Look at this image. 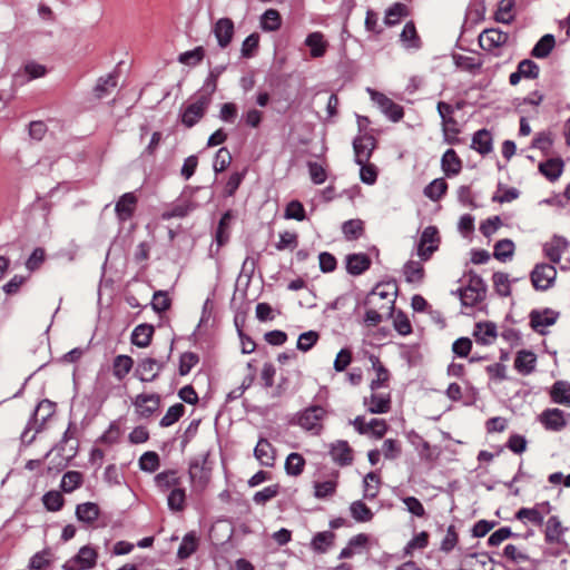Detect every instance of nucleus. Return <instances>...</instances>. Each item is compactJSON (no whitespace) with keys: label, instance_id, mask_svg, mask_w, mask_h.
<instances>
[{"label":"nucleus","instance_id":"nucleus-54","mask_svg":"<svg viewBox=\"0 0 570 570\" xmlns=\"http://www.w3.org/2000/svg\"><path fill=\"white\" fill-rule=\"evenodd\" d=\"M185 413V406L181 403L171 405L166 414L161 417L159 424L163 428H168L176 423Z\"/></svg>","mask_w":570,"mask_h":570},{"label":"nucleus","instance_id":"nucleus-4","mask_svg":"<svg viewBox=\"0 0 570 570\" xmlns=\"http://www.w3.org/2000/svg\"><path fill=\"white\" fill-rule=\"evenodd\" d=\"M436 109L442 120L444 140L450 145L458 144L459 139L456 138V135L460 132V129L458 127V121L453 117L454 107L445 101H439Z\"/></svg>","mask_w":570,"mask_h":570},{"label":"nucleus","instance_id":"nucleus-59","mask_svg":"<svg viewBox=\"0 0 570 570\" xmlns=\"http://www.w3.org/2000/svg\"><path fill=\"white\" fill-rule=\"evenodd\" d=\"M120 435H121L120 425L118 424L117 421H112L109 424V428L100 435V438L98 439V442L111 445V444H115L118 442Z\"/></svg>","mask_w":570,"mask_h":570},{"label":"nucleus","instance_id":"nucleus-58","mask_svg":"<svg viewBox=\"0 0 570 570\" xmlns=\"http://www.w3.org/2000/svg\"><path fill=\"white\" fill-rule=\"evenodd\" d=\"M459 542V534L456 532L455 525L451 524L446 529L445 537L441 541L440 551L444 553H450Z\"/></svg>","mask_w":570,"mask_h":570},{"label":"nucleus","instance_id":"nucleus-27","mask_svg":"<svg viewBox=\"0 0 570 570\" xmlns=\"http://www.w3.org/2000/svg\"><path fill=\"white\" fill-rule=\"evenodd\" d=\"M405 281L410 284H421L425 277L423 264L416 261H407L402 268Z\"/></svg>","mask_w":570,"mask_h":570},{"label":"nucleus","instance_id":"nucleus-14","mask_svg":"<svg viewBox=\"0 0 570 570\" xmlns=\"http://www.w3.org/2000/svg\"><path fill=\"white\" fill-rule=\"evenodd\" d=\"M530 326L533 331L544 334L541 327H547L553 325L558 317L559 313L552 311L551 308H544L542 312L538 309H533L530 312Z\"/></svg>","mask_w":570,"mask_h":570},{"label":"nucleus","instance_id":"nucleus-31","mask_svg":"<svg viewBox=\"0 0 570 570\" xmlns=\"http://www.w3.org/2000/svg\"><path fill=\"white\" fill-rule=\"evenodd\" d=\"M100 509L97 503L85 502L76 507V518L78 521L90 524L99 517Z\"/></svg>","mask_w":570,"mask_h":570},{"label":"nucleus","instance_id":"nucleus-15","mask_svg":"<svg viewBox=\"0 0 570 570\" xmlns=\"http://www.w3.org/2000/svg\"><path fill=\"white\" fill-rule=\"evenodd\" d=\"M138 198L134 193H126L117 200L115 212L120 222H127L134 216Z\"/></svg>","mask_w":570,"mask_h":570},{"label":"nucleus","instance_id":"nucleus-35","mask_svg":"<svg viewBox=\"0 0 570 570\" xmlns=\"http://www.w3.org/2000/svg\"><path fill=\"white\" fill-rule=\"evenodd\" d=\"M567 247V242L562 237H553L551 243H547L543 246L544 255L552 262L553 264H558L561 261L562 252Z\"/></svg>","mask_w":570,"mask_h":570},{"label":"nucleus","instance_id":"nucleus-16","mask_svg":"<svg viewBox=\"0 0 570 570\" xmlns=\"http://www.w3.org/2000/svg\"><path fill=\"white\" fill-rule=\"evenodd\" d=\"M566 528L562 527L561 521L559 517L552 515L548 519L546 522V529H544V541L548 544H563L567 547V543L563 540V534L566 532Z\"/></svg>","mask_w":570,"mask_h":570},{"label":"nucleus","instance_id":"nucleus-8","mask_svg":"<svg viewBox=\"0 0 570 570\" xmlns=\"http://www.w3.org/2000/svg\"><path fill=\"white\" fill-rule=\"evenodd\" d=\"M440 243L439 230L435 226H428L423 229L417 245V255L424 262L429 261L438 249Z\"/></svg>","mask_w":570,"mask_h":570},{"label":"nucleus","instance_id":"nucleus-11","mask_svg":"<svg viewBox=\"0 0 570 570\" xmlns=\"http://www.w3.org/2000/svg\"><path fill=\"white\" fill-rule=\"evenodd\" d=\"M376 147V139L372 135H360L353 140V149L356 164L368 163L373 150Z\"/></svg>","mask_w":570,"mask_h":570},{"label":"nucleus","instance_id":"nucleus-26","mask_svg":"<svg viewBox=\"0 0 570 570\" xmlns=\"http://www.w3.org/2000/svg\"><path fill=\"white\" fill-rule=\"evenodd\" d=\"M155 484L160 491L165 492L169 489L179 488L181 479L176 470H166L155 476Z\"/></svg>","mask_w":570,"mask_h":570},{"label":"nucleus","instance_id":"nucleus-5","mask_svg":"<svg viewBox=\"0 0 570 570\" xmlns=\"http://www.w3.org/2000/svg\"><path fill=\"white\" fill-rule=\"evenodd\" d=\"M209 105L210 98L208 95H198L195 101L181 110V124L187 128L194 127L205 116Z\"/></svg>","mask_w":570,"mask_h":570},{"label":"nucleus","instance_id":"nucleus-44","mask_svg":"<svg viewBox=\"0 0 570 570\" xmlns=\"http://www.w3.org/2000/svg\"><path fill=\"white\" fill-rule=\"evenodd\" d=\"M514 248V243L511 239H500L494 245L493 256L500 262H507L512 258Z\"/></svg>","mask_w":570,"mask_h":570},{"label":"nucleus","instance_id":"nucleus-28","mask_svg":"<svg viewBox=\"0 0 570 570\" xmlns=\"http://www.w3.org/2000/svg\"><path fill=\"white\" fill-rule=\"evenodd\" d=\"M551 401L556 404L570 406V383L567 381H557L550 390Z\"/></svg>","mask_w":570,"mask_h":570},{"label":"nucleus","instance_id":"nucleus-20","mask_svg":"<svg viewBox=\"0 0 570 570\" xmlns=\"http://www.w3.org/2000/svg\"><path fill=\"white\" fill-rule=\"evenodd\" d=\"M208 453L203 455L199 459H195L189 464V478L193 482H197L200 485H206L209 481V469H207L206 462H207Z\"/></svg>","mask_w":570,"mask_h":570},{"label":"nucleus","instance_id":"nucleus-34","mask_svg":"<svg viewBox=\"0 0 570 570\" xmlns=\"http://www.w3.org/2000/svg\"><path fill=\"white\" fill-rule=\"evenodd\" d=\"M134 360L129 355H117L112 362V375L118 380H124L131 371Z\"/></svg>","mask_w":570,"mask_h":570},{"label":"nucleus","instance_id":"nucleus-53","mask_svg":"<svg viewBox=\"0 0 570 570\" xmlns=\"http://www.w3.org/2000/svg\"><path fill=\"white\" fill-rule=\"evenodd\" d=\"M485 298V294L479 293L478 289L469 288L468 286L460 288V301L463 306L473 307Z\"/></svg>","mask_w":570,"mask_h":570},{"label":"nucleus","instance_id":"nucleus-47","mask_svg":"<svg viewBox=\"0 0 570 570\" xmlns=\"http://www.w3.org/2000/svg\"><path fill=\"white\" fill-rule=\"evenodd\" d=\"M233 218L232 210H227L223 214L219 219L217 229H216V242L218 246H223L228 242L229 238V224Z\"/></svg>","mask_w":570,"mask_h":570},{"label":"nucleus","instance_id":"nucleus-46","mask_svg":"<svg viewBox=\"0 0 570 570\" xmlns=\"http://www.w3.org/2000/svg\"><path fill=\"white\" fill-rule=\"evenodd\" d=\"M282 26V18L276 9H267L261 19V27L264 31H276Z\"/></svg>","mask_w":570,"mask_h":570},{"label":"nucleus","instance_id":"nucleus-43","mask_svg":"<svg viewBox=\"0 0 570 570\" xmlns=\"http://www.w3.org/2000/svg\"><path fill=\"white\" fill-rule=\"evenodd\" d=\"M305 459L297 452H292L285 460V471L288 475L298 476L303 473Z\"/></svg>","mask_w":570,"mask_h":570},{"label":"nucleus","instance_id":"nucleus-22","mask_svg":"<svg viewBox=\"0 0 570 570\" xmlns=\"http://www.w3.org/2000/svg\"><path fill=\"white\" fill-rule=\"evenodd\" d=\"M564 163L561 158H550L539 164V171L550 181H556L562 175Z\"/></svg>","mask_w":570,"mask_h":570},{"label":"nucleus","instance_id":"nucleus-38","mask_svg":"<svg viewBox=\"0 0 570 570\" xmlns=\"http://www.w3.org/2000/svg\"><path fill=\"white\" fill-rule=\"evenodd\" d=\"M305 45L311 50V56L313 58H320L325 55L326 51V42L321 32H312L305 39Z\"/></svg>","mask_w":570,"mask_h":570},{"label":"nucleus","instance_id":"nucleus-21","mask_svg":"<svg viewBox=\"0 0 570 570\" xmlns=\"http://www.w3.org/2000/svg\"><path fill=\"white\" fill-rule=\"evenodd\" d=\"M371 266V258L364 254H350L346 256V271L348 274L357 276L366 272Z\"/></svg>","mask_w":570,"mask_h":570},{"label":"nucleus","instance_id":"nucleus-40","mask_svg":"<svg viewBox=\"0 0 570 570\" xmlns=\"http://www.w3.org/2000/svg\"><path fill=\"white\" fill-rule=\"evenodd\" d=\"M400 38L405 48L419 49L421 47L420 37L417 36L415 24L412 21L405 23Z\"/></svg>","mask_w":570,"mask_h":570},{"label":"nucleus","instance_id":"nucleus-13","mask_svg":"<svg viewBox=\"0 0 570 570\" xmlns=\"http://www.w3.org/2000/svg\"><path fill=\"white\" fill-rule=\"evenodd\" d=\"M539 422L548 431L559 432L567 426L564 412L560 409H547L539 415Z\"/></svg>","mask_w":570,"mask_h":570},{"label":"nucleus","instance_id":"nucleus-19","mask_svg":"<svg viewBox=\"0 0 570 570\" xmlns=\"http://www.w3.org/2000/svg\"><path fill=\"white\" fill-rule=\"evenodd\" d=\"M213 32L220 48H226L234 36V22L229 18H220L213 28Z\"/></svg>","mask_w":570,"mask_h":570},{"label":"nucleus","instance_id":"nucleus-63","mask_svg":"<svg viewBox=\"0 0 570 570\" xmlns=\"http://www.w3.org/2000/svg\"><path fill=\"white\" fill-rule=\"evenodd\" d=\"M342 232L347 239H356L362 235L363 223L360 219H350L343 224Z\"/></svg>","mask_w":570,"mask_h":570},{"label":"nucleus","instance_id":"nucleus-37","mask_svg":"<svg viewBox=\"0 0 570 570\" xmlns=\"http://www.w3.org/2000/svg\"><path fill=\"white\" fill-rule=\"evenodd\" d=\"M514 0H500L498 3V9L494 13L495 21L504 24H510L514 20Z\"/></svg>","mask_w":570,"mask_h":570},{"label":"nucleus","instance_id":"nucleus-42","mask_svg":"<svg viewBox=\"0 0 570 570\" xmlns=\"http://www.w3.org/2000/svg\"><path fill=\"white\" fill-rule=\"evenodd\" d=\"M117 86V75L109 73L106 77H100L97 80L96 86L94 87V94L97 99H102L106 97L110 89H114Z\"/></svg>","mask_w":570,"mask_h":570},{"label":"nucleus","instance_id":"nucleus-32","mask_svg":"<svg viewBox=\"0 0 570 570\" xmlns=\"http://www.w3.org/2000/svg\"><path fill=\"white\" fill-rule=\"evenodd\" d=\"M273 446L266 439H261L255 449L254 455L261 462V464L265 466L274 465V455H273Z\"/></svg>","mask_w":570,"mask_h":570},{"label":"nucleus","instance_id":"nucleus-1","mask_svg":"<svg viewBox=\"0 0 570 570\" xmlns=\"http://www.w3.org/2000/svg\"><path fill=\"white\" fill-rule=\"evenodd\" d=\"M55 411L56 404L53 402L47 399L40 401L20 435L21 443L30 445L37 434L43 430L47 421L53 415Z\"/></svg>","mask_w":570,"mask_h":570},{"label":"nucleus","instance_id":"nucleus-52","mask_svg":"<svg viewBox=\"0 0 570 570\" xmlns=\"http://www.w3.org/2000/svg\"><path fill=\"white\" fill-rule=\"evenodd\" d=\"M407 8L403 3H394L385 11L384 23L386 26H395L401 21V18L406 16Z\"/></svg>","mask_w":570,"mask_h":570},{"label":"nucleus","instance_id":"nucleus-30","mask_svg":"<svg viewBox=\"0 0 570 570\" xmlns=\"http://www.w3.org/2000/svg\"><path fill=\"white\" fill-rule=\"evenodd\" d=\"M475 341L481 344H490L497 337V325L492 322H479L473 331Z\"/></svg>","mask_w":570,"mask_h":570},{"label":"nucleus","instance_id":"nucleus-45","mask_svg":"<svg viewBox=\"0 0 570 570\" xmlns=\"http://www.w3.org/2000/svg\"><path fill=\"white\" fill-rule=\"evenodd\" d=\"M197 546L196 534L194 532L186 533L178 548L177 557L181 560L189 558L196 551Z\"/></svg>","mask_w":570,"mask_h":570},{"label":"nucleus","instance_id":"nucleus-24","mask_svg":"<svg viewBox=\"0 0 570 570\" xmlns=\"http://www.w3.org/2000/svg\"><path fill=\"white\" fill-rule=\"evenodd\" d=\"M441 168L445 176L452 177L458 175L462 169V160L454 149H448L441 159Z\"/></svg>","mask_w":570,"mask_h":570},{"label":"nucleus","instance_id":"nucleus-10","mask_svg":"<svg viewBox=\"0 0 570 570\" xmlns=\"http://www.w3.org/2000/svg\"><path fill=\"white\" fill-rule=\"evenodd\" d=\"M160 401V395L157 393H141L132 400V405L140 419H149L159 410Z\"/></svg>","mask_w":570,"mask_h":570},{"label":"nucleus","instance_id":"nucleus-48","mask_svg":"<svg viewBox=\"0 0 570 570\" xmlns=\"http://www.w3.org/2000/svg\"><path fill=\"white\" fill-rule=\"evenodd\" d=\"M83 482V476L79 471H68L62 475L61 489L66 493H70L79 488Z\"/></svg>","mask_w":570,"mask_h":570},{"label":"nucleus","instance_id":"nucleus-51","mask_svg":"<svg viewBox=\"0 0 570 570\" xmlns=\"http://www.w3.org/2000/svg\"><path fill=\"white\" fill-rule=\"evenodd\" d=\"M350 511L357 522H368L374 515L371 509L361 500L352 502Z\"/></svg>","mask_w":570,"mask_h":570},{"label":"nucleus","instance_id":"nucleus-62","mask_svg":"<svg viewBox=\"0 0 570 570\" xmlns=\"http://www.w3.org/2000/svg\"><path fill=\"white\" fill-rule=\"evenodd\" d=\"M151 307L155 312L161 313L170 308L171 301L168 297L167 292L156 291L153 296Z\"/></svg>","mask_w":570,"mask_h":570},{"label":"nucleus","instance_id":"nucleus-61","mask_svg":"<svg viewBox=\"0 0 570 570\" xmlns=\"http://www.w3.org/2000/svg\"><path fill=\"white\" fill-rule=\"evenodd\" d=\"M199 362V356L194 352H185L179 357V374L187 375L191 368Z\"/></svg>","mask_w":570,"mask_h":570},{"label":"nucleus","instance_id":"nucleus-57","mask_svg":"<svg viewBox=\"0 0 570 570\" xmlns=\"http://www.w3.org/2000/svg\"><path fill=\"white\" fill-rule=\"evenodd\" d=\"M515 518L518 520H528L529 522L533 523L534 525H542V512L539 510V508H521L515 513Z\"/></svg>","mask_w":570,"mask_h":570},{"label":"nucleus","instance_id":"nucleus-12","mask_svg":"<svg viewBox=\"0 0 570 570\" xmlns=\"http://www.w3.org/2000/svg\"><path fill=\"white\" fill-rule=\"evenodd\" d=\"M509 35L497 28L485 29L479 36V43L483 50L492 51L507 43Z\"/></svg>","mask_w":570,"mask_h":570},{"label":"nucleus","instance_id":"nucleus-17","mask_svg":"<svg viewBox=\"0 0 570 570\" xmlns=\"http://www.w3.org/2000/svg\"><path fill=\"white\" fill-rule=\"evenodd\" d=\"M330 455L341 466L350 465L353 462V450L348 442L344 440H338L331 444Z\"/></svg>","mask_w":570,"mask_h":570},{"label":"nucleus","instance_id":"nucleus-50","mask_svg":"<svg viewBox=\"0 0 570 570\" xmlns=\"http://www.w3.org/2000/svg\"><path fill=\"white\" fill-rule=\"evenodd\" d=\"M204 57L205 49L202 46H198L193 50L181 52L178 56V61L183 65L195 67L203 61Z\"/></svg>","mask_w":570,"mask_h":570},{"label":"nucleus","instance_id":"nucleus-41","mask_svg":"<svg viewBox=\"0 0 570 570\" xmlns=\"http://www.w3.org/2000/svg\"><path fill=\"white\" fill-rule=\"evenodd\" d=\"M448 190V183L443 178H436L425 186L423 194L433 202L440 200Z\"/></svg>","mask_w":570,"mask_h":570},{"label":"nucleus","instance_id":"nucleus-18","mask_svg":"<svg viewBox=\"0 0 570 570\" xmlns=\"http://www.w3.org/2000/svg\"><path fill=\"white\" fill-rule=\"evenodd\" d=\"M364 406L370 413L373 414H383L387 413L391 410V395L387 394H379L372 392V394L367 397L365 396L363 400Z\"/></svg>","mask_w":570,"mask_h":570},{"label":"nucleus","instance_id":"nucleus-60","mask_svg":"<svg viewBox=\"0 0 570 570\" xmlns=\"http://www.w3.org/2000/svg\"><path fill=\"white\" fill-rule=\"evenodd\" d=\"M517 68L522 78L537 79L539 77L540 68L533 60L523 59L518 63Z\"/></svg>","mask_w":570,"mask_h":570},{"label":"nucleus","instance_id":"nucleus-2","mask_svg":"<svg viewBox=\"0 0 570 570\" xmlns=\"http://www.w3.org/2000/svg\"><path fill=\"white\" fill-rule=\"evenodd\" d=\"M327 411L321 405H311L297 414V424L315 435L323 430V420Z\"/></svg>","mask_w":570,"mask_h":570},{"label":"nucleus","instance_id":"nucleus-6","mask_svg":"<svg viewBox=\"0 0 570 570\" xmlns=\"http://www.w3.org/2000/svg\"><path fill=\"white\" fill-rule=\"evenodd\" d=\"M557 269L553 265L537 264L530 274L531 283L537 291H547L554 284Z\"/></svg>","mask_w":570,"mask_h":570},{"label":"nucleus","instance_id":"nucleus-64","mask_svg":"<svg viewBox=\"0 0 570 570\" xmlns=\"http://www.w3.org/2000/svg\"><path fill=\"white\" fill-rule=\"evenodd\" d=\"M320 335L315 331L302 333L297 340V348L302 352L309 351L318 341Z\"/></svg>","mask_w":570,"mask_h":570},{"label":"nucleus","instance_id":"nucleus-29","mask_svg":"<svg viewBox=\"0 0 570 570\" xmlns=\"http://www.w3.org/2000/svg\"><path fill=\"white\" fill-rule=\"evenodd\" d=\"M154 331V326L150 324L142 323L137 325L131 333V343L138 347L149 346Z\"/></svg>","mask_w":570,"mask_h":570},{"label":"nucleus","instance_id":"nucleus-3","mask_svg":"<svg viewBox=\"0 0 570 570\" xmlns=\"http://www.w3.org/2000/svg\"><path fill=\"white\" fill-rule=\"evenodd\" d=\"M173 352V344L169 346L168 353L165 357L153 358L146 357L141 360L136 367V376L141 382L155 381L159 373L164 370Z\"/></svg>","mask_w":570,"mask_h":570},{"label":"nucleus","instance_id":"nucleus-39","mask_svg":"<svg viewBox=\"0 0 570 570\" xmlns=\"http://www.w3.org/2000/svg\"><path fill=\"white\" fill-rule=\"evenodd\" d=\"M371 362H372V365H373V368L375 370L376 372V379L372 380L371 384H370V389L372 390V392H375L376 390H379L385 382L389 381L390 379V373L387 371V368L381 363L380 358L376 357V356H371L370 357Z\"/></svg>","mask_w":570,"mask_h":570},{"label":"nucleus","instance_id":"nucleus-55","mask_svg":"<svg viewBox=\"0 0 570 570\" xmlns=\"http://www.w3.org/2000/svg\"><path fill=\"white\" fill-rule=\"evenodd\" d=\"M495 292L503 297L511 295L509 275L503 272H495L492 276Z\"/></svg>","mask_w":570,"mask_h":570},{"label":"nucleus","instance_id":"nucleus-23","mask_svg":"<svg viewBox=\"0 0 570 570\" xmlns=\"http://www.w3.org/2000/svg\"><path fill=\"white\" fill-rule=\"evenodd\" d=\"M535 363V354L531 351L522 350L515 356L514 367L522 375H529L534 371Z\"/></svg>","mask_w":570,"mask_h":570},{"label":"nucleus","instance_id":"nucleus-36","mask_svg":"<svg viewBox=\"0 0 570 570\" xmlns=\"http://www.w3.org/2000/svg\"><path fill=\"white\" fill-rule=\"evenodd\" d=\"M556 46L554 36L551 33H547L540 38V40L534 45L531 50V56L534 58H546L550 55Z\"/></svg>","mask_w":570,"mask_h":570},{"label":"nucleus","instance_id":"nucleus-25","mask_svg":"<svg viewBox=\"0 0 570 570\" xmlns=\"http://www.w3.org/2000/svg\"><path fill=\"white\" fill-rule=\"evenodd\" d=\"M492 136L488 129H480L472 136L471 148L481 155H488L493 149Z\"/></svg>","mask_w":570,"mask_h":570},{"label":"nucleus","instance_id":"nucleus-9","mask_svg":"<svg viewBox=\"0 0 570 570\" xmlns=\"http://www.w3.org/2000/svg\"><path fill=\"white\" fill-rule=\"evenodd\" d=\"M97 551L89 547L85 546L79 549L78 553L71 559L67 560L62 568L65 570H87L91 569L96 566L97 562Z\"/></svg>","mask_w":570,"mask_h":570},{"label":"nucleus","instance_id":"nucleus-49","mask_svg":"<svg viewBox=\"0 0 570 570\" xmlns=\"http://www.w3.org/2000/svg\"><path fill=\"white\" fill-rule=\"evenodd\" d=\"M186 492L183 488L173 489L167 497V504L169 510L180 512L185 509Z\"/></svg>","mask_w":570,"mask_h":570},{"label":"nucleus","instance_id":"nucleus-56","mask_svg":"<svg viewBox=\"0 0 570 570\" xmlns=\"http://www.w3.org/2000/svg\"><path fill=\"white\" fill-rule=\"evenodd\" d=\"M160 465L159 455L154 451L145 452L139 459V468L141 471L153 473Z\"/></svg>","mask_w":570,"mask_h":570},{"label":"nucleus","instance_id":"nucleus-33","mask_svg":"<svg viewBox=\"0 0 570 570\" xmlns=\"http://www.w3.org/2000/svg\"><path fill=\"white\" fill-rule=\"evenodd\" d=\"M334 540L335 533L332 531L317 532L311 541V548L316 553H325L334 544Z\"/></svg>","mask_w":570,"mask_h":570},{"label":"nucleus","instance_id":"nucleus-7","mask_svg":"<svg viewBox=\"0 0 570 570\" xmlns=\"http://www.w3.org/2000/svg\"><path fill=\"white\" fill-rule=\"evenodd\" d=\"M371 99L377 105L381 111L392 121L397 122L404 116L403 107L382 92L368 88Z\"/></svg>","mask_w":570,"mask_h":570}]
</instances>
